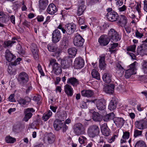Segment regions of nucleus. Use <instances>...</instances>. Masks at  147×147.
Returning a JSON list of instances; mask_svg holds the SVG:
<instances>
[{"label": "nucleus", "mask_w": 147, "mask_h": 147, "mask_svg": "<svg viewBox=\"0 0 147 147\" xmlns=\"http://www.w3.org/2000/svg\"><path fill=\"white\" fill-rule=\"evenodd\" d=\"M107 12L106 16L107 19L111 22L116 21L118 18V13L111 8L109 7L106 9Z\"/></svg>", "instance_id": "f257e3e1"}, {"label": "nucleus", "mask_w": 147, "mask_h": 147, "mask_svg": "<svg viewBox=\"0 0 147 147\" xmlns=\"http://www.w3.org/2000/svg\"><path fill=\"white\" fill-rule=\"evenodd\" d=\"M51 65L52 67V71L55 74L58 75L61 73L62 70L59 64L56 62V60L54 59H51L50 61L49 67Z\"/></svg>", "instance_id": "f03ea898"}, {"label": "nucleus", "mask_w": 147, "mask_h": 147, "mask_svg": "<svg viewBox=\"0 0 147 147\" xmlns=\"http://www.w3.org/2000/svg\"><path fill=\"white\" fill-rule=\"evenodd\" d=\"M137 64V62L135 61L129 65V69L125 71L124 76L126 78H129L131 75L136 74L135 71Z\"/></svg>", "instance_id": "7ed1b4c3"}, {"label": "nucleus", "mask_w": 147, "mask_h": 147, "mask_svg": "<svg viewBox=\"0 0 147 147\" xmlns=\"http://www.w3.org/2000/svg\"><path fill=\"white\" fill-rule=\"evenodd\" d=\"M108 37L110 40L115 42L120 40L121 38V36L113 29H111L109 31Z\"/></svg>", "instance_id": "20e7f679"}, {"label": "nucleus", "mask_w": 147, "mask_h": 147, "mask_svg": "<svg viewBox=\"0 0 147 147\" xmlns=\"http://www.w3.org/2000/svg\"><path fill=\"white\" fill-rule=\"evenodd\" d=\"M100 132L98 127L96 125H93L90 127L88 129V134L91 138H94L97 136Z\"/></svg>", "instance_id": "39448f33"}, {"label": "nucleus", "mask_w": 147, "mask_h": 147, "mask_svg": "<svg viewBox=\"0 0 147 147\" xmlns=\"http://www.w3.org/2000/svg\"><path fill=\"white\" fill-rule=\"evenodd\" d=\"M74 131L76 134L78 136L83 134L85 132L84 127L80 123H76L74 125Z\"/></svg>", "instance_id": "423d86ee"}, {"label": "nucleus", "mask_w": 147, "mask_h": 147, "mask_svg": "<svg viewBox=\"0 0 147 147\" xmlns=\"http://www.w3.org/2000/svg\"><path fill=\"white\" fill-rule=\"evenodd\" d=\"M84 42V39L79 34H76L73 40L74 45L77 47L82 46Z\"/></svg>", "instance_id": "0eeeda50"}, {"label": "nucleus", "mask_w": 147, "mask_h": 147, "mask_svg": "<svg viewBox=\"0 0 147 147\" xmlns=\"http://www.w3.org/2000/svg\"><path fill=\"white\" fill-rule=\"evenodd\" d=\"M90 102L95 103L97 108L99 110H104L105 109V102L103 99H95Z\"/></svg>", "instance_id": "6e6552de"}, {"label": "nucleus", "mask_w": 147, "mask_h": 147, "mask_svg": "<svg viewBox=\"0 0 147 147\" xmlns=\"http://www.w3.org/2000/svg\"><path fill=\"white\" fill-rule=\"evenodd\" d=\"M29 76L27 73L24 72L20 73L18 78V81L20 83L24 84L28 81Z\"/></svg>", "instance_id": "1a4fd4ad"}, {"label": "nucleus", "mask_w": 147, "mask_h": 147, "mask_svg": "<svg viewBox=\"0 0 147 147\" xmlns=\"http://www.w3.org/2000/svg\"><path fill=\"white\" fill-rule=\"evenodd\" d=\"M84 60L80 57L76 58L74 62V67L76 69H80L84 67Z\"/></svg>", "instance_id": "9d476101"}, {"label": "nucleus", "mask_w": 147, "mask_h": 147, "mask_svg": "<svg viewBox=\"0 0 147 147\" xmlns=\"http://www.w3.org/2000/svg\"><path fill=\"white\" fill-rule=\"evenodd\" d=\"M61 37V34L60 31L57 29L53 31L52 34V41L53 43H56L59 42Z\"/></svg>", "instance_id": "9b49d317"}, {"label": "nucleus", "mask_w": 147, "mask_h": 147, "mask_svg": "<svg viewBox=\"0 0 147 147\" xmlns=\"http://www.w3.org/2000/svg\"><path fill=\"white\" fill-rule=\"evenodd\" d=\"M35 111L34 109L32 108L25 109L24 111L25 116L24 120L26 122L30 119L32 115V113Z\"/></svg>", "instance_id": "f8f14e48"}, {"label": "nucleus", "mask_w": 147, "mask_h": 147, "mask_svg": "<svg viewBox=\"0 0 147 147\" xmlns=\"http://www.w3.org/2000/svg\"><path fill=\"white\" fill-rule=\"evenodd\" d=\"M76 25L74 24L71 23L65 25V34L71 35L74 33L76 30Z\"/></svg>", "instance_id": "ddd939ff"}, {"label": "nucleus", "mask_w": 147, "mask_h": 147, "mask_svg": "<svg viewBox=\"0 0 147 147\" xmlns=\"http://www.w3.org/2000/svg\"><path fill=\"white\" fill-rule=\"evenodd\" d=\"M137 53L142 56L147 54V45L143 44L137 49Z\"/></svg>", "instance_id": "4468645a"}, {"label": "nucleus", "mask_w": 147, "mask_h": 147, "mask_svg": "<svg viewBox=\"0 0 147 147\" xmlns=\"http://www.w3.org/2000/svg\"><path fill=\"white\" fill-rule=\"evenodd\" d=\"M110 39L106 35H103L100 36L98 39L100 45L102 46H105L108 44Z\"/></svg>", "instance_id": "2eb2a0df"}, {"label": "nucleus", "mask_w": 147, "mask_h": 147, "mask_svg": "<svg viewBox=\"0 0 147 147\" xmlns=\"http://www.w3.org/2000/svg\"><path fill=\"white\" fill-rule=\"evenodd\" d=\"M58 9L53 3H51L48 6L47 9V12L49 14L53 15L57 12Z\"/></svg>", "instance_id": "dca6fc26"}, {"label": "nucleus", "mask_w": 147, "mask_h": 147, "mask_svg": "<svg viewBox=\"0 0 147 147\" xmlns=\"http://www.w3.org/2000/svg\"><path fill=\"white\" fill-rule=\"evenodd\" d=\"M71 63V60L69 59L65 58L61 61V67L63 69L68 68L70 66Z\"/></svg>", "instance_id": "f3484780"}, {"label": "nucleus", "mask_w": 147, "mask_h": 147, "mask_svg": "<svg viewBox=\"0 0 147 147\" xmlns=\"http://www.w3.org/2000/svg\"><path fill=\"white\" fill-rule=\"evenodd\" d=\"M117 102V99L115 97H113L109 104L108 106L109 109L111 111L115 109L116 107Z\"/></svg>", "instance_id": "a211bd4d"}, {"label": "nucleus", "mask_w": 147, "mask_h": 147, "mask_svg": "<svg viewBox=\"0 0 147 147\" xmlns=\"http://www.w3.org/2000/svg\"><path fill=\"white\" fill-rule=\"evenodd\" d=\"M113 121L117 127L121 128L123 125L125 120L122 118L115 117L113 119Z\"/></svg>", "instance_id": "6ab92c4d"}, {"label": "nucleus", "mask_w": 147, "mask_h": 147, "mask_svg": "<svg viewBox=\"0 0 147 147\" xmlns=\"http://www.w3.org/2000/svg\"><path fill=\"white\" fill-rule=\"evenodd\" d=\"M64 91L68 96H72L74 93V90L72 87L66 84L64 86Z\"/></svg>", "instance_id": "aec40b11"}, {"label": "nucleus", "mask_w": 147, "mask_h": 147, "mask_svg": "<svg viewBox=\"0 0 147 147\" xmlns=\"http://www.w3.org/2000/svg\"><path fill=\"white\" fill-rule=\"evenodd\" d=\"M115 86L113 84L106 86L103 88L104 91L106 93L110 94H113L114 92Z\"/></svg>", "instance_id": "412c9836"}, {"label": "nucleus", "mask_w": 147, "mask_h": 147, "mask_svg": "<svg viewBox=\"0 0 147 147\" xmlns=\"http://www.w3.org/2000/svg\"><path fill=\"white\" fill-rule=\"evenodd\" d=\"M90 113H92V119L95 121H100L102 120V116L97 112L94 111V110H91Z\"/></svg>", "instance_id": "4be33fe9"}, {"label": "nucleus", "mask_w": 147, "mask_h": 147, "mask_svg": "<svg viewBox=\"0 0 147 147\" xmlns=\"http://www.w3.org/2000/svg\"><path fill=\"white\" fill-rule=\"evenodd\" d=\"M48 0H39L38 5L39 10L40 11L45 10L48 5Z\"/></svg>", "instance_id": "5701e85b"}, {"label": "nucleus", "mask_w": 147, "mask_h": 147, "mask_svg": "<svg viewBox=\"0 0 147 147\" xmlns=\"http://www.w3.org/2000/svg\"><path fill=\"white\" fill-rule=\"evenodd\" d=\"M67 84H71L73 87H76L79 84L78 80L74 77H71L68 78L67 80Z\"/></svg>", "instance_id": "b1692460"}, {"label": "nucleus", "mask_w": 147, "mask_h": 147, "mask_svg": "<svg viewBox=\"0 0 147 147\" xmlns=\"http://www.w3.org/2000/svg\"><path fill=\"white\" fill-rule=\"evenodd\" d=\"M47 48L49 51L50 52H54L57 51L56 52V55H59L61 52V51L58 50L57 47L53 45L52 43H49L47 45Z\"/></svg>", "instance_id": "393cba45"}, {"label": "nucleus", "mask_w": 147, "mask_h": 147, "mask_svg": "<svg viewBox=\"0 0 147 147\" xmlns=\"http://www.w3.org/2000/svg\"><path fill=\"white\" fill-rule=\"evenodd\" d=\"M101 130L104 136H108L109 135V130L107 124L105 123L102 125Z\"/></svg>", "instance_id": "a878e982"}, {"label": "nucleus", "mask_w": 147, "mask_h": 147, "mask_svg": "<svg viewBox=\"0 0 147 147\" xmlns=\"http://www.w3.org/2000/svg\"><path fill=\"white\" fill-rule=\"evenodd\" d=\"M99 67L100 69L104 70L106 68V64L104 56L101 55L99 56Z\"/></svg>", "instance_id": "bb28decb"}, {"label": "nucleus", "mask_w": 147, "mask_h": 147, "mask_svg": "<svg viewBox=\"0 0 147 147\" xmlns=\"http://www.w3.org/2000/svg\"><path fill=\"white\" fill-rule=\"evenodd\" d=\"M53 126L55 130H59L63 126V123L62 121H60L58 119L55 120Z\"/></svg>", "instance_id": "cd10ccee"}, {"label": "nucleus", "mask_w": 147, "mask_h": 147, "mask_svg": "<svg viewBox=\"0 0 147 147\" xmlns=\"http://www.w3.org/2000/svg\"><path fill=\"white\" fill-rule=\"evenodd\" d=\"M81 94L82 96L88 98L91 97L94 94L93 91L91 90H83L81 91Z\"/></svg>", "instance_id": "c85d7f7f"}, {"label": "nucleus", "mask_w": 147, "mask_h": 147, "mask_svg": "<svg viewBox=\"0 0 147 147\" xmlns=\"http://www.w3.org/2000/svg\"><path fill=\"white\" fill-rule=\"evenodd\" d=\"M5 57L7 60L9 62L12 61L16 57L11 53L9 50H7L5 52Z\"/></svg>", "instance_id": "c756f323"}, {"label": "nucleus", "mask_w": 147, "mask_h": 147, "mask_svg": "<svg viewBox=\"0 0 147 147\" xmlns=\"http://www.w3.org/2000/svg\"><path fill=\"white\" fill-rule=\"evenodd\" d=\"M111 75L110 73L107 72L103 75L102 78L105 82L109 83L111 81Z\"/></svg>", "instance_id": "7c9ffc66"}, {"label": "nucleus", "mask_w": 147, "mask_h": 147, "mask_svg": "<svg viewBox=\"0 0 147 147\" xmlns=\"http://www.w3.org/2000/svg\"><path fill=\"white\" fill-rule=\"evenodd\" d=\"M31 50L34 57L35 59H37L38 57V51L36 46L32 45L31 47Z\"/></svg>", "instance_id": "2f4dec72"}, {"label": "nucleus", "mask_w": 147, "mask_h": 147, "mask_svg": "<svg viewBox=\"0 0 147 147\" xmlns=\"http://www.w3.org/2000/svg\"><path fill=\"white\" fill-rule=\"evenodd\" d=\"M115 115L113 112L111 113L104 116L103 117V120L105 121H108L110 120L113 119L115 117Z\"/></svg>", "instance_id": "473e14b6"}, {"label": "nucleus", "mask_w": 147, "mask_h": 147, "mask_svg": "<svg viewBox=\"0 0 147 147\" xmlns=\"http://www.w3.org/2000/svg\"><path fill=\"white\" fill-rule=\"evenodd\" d=\"M120 20L118 21V24L121 26H125L127 23V19L126 16L121 15Z\"/></svg>", "instance_id": "72a5a7b5"}, {"label": "nucleus", "mask_w": 147, "mask_h": 147, "mask_svg": "<svg viewBox=\"0 0 147 147\" xmlns=\"http://www.w3.org/2000/svg\"><path fill=\"white\" fill-rule=\"evenodd\" d=\"M52 113L51 111L49 110L43 115L42 119L44 121H46L52 116Z\"/></svg>", "instance_id": "f704fd0d"}, {"label": "nucleus", "mask_w": 147, "mask_h": 147, "mask_svg": "<svg viewBox=\"0 0 147 147\" xmlns=\"http://www.w3.org/2000/svg\"><path fill=\"white\" fill-rule=\"evenodd\" d=\"M68 52L70 57H74L76 53L77 50L74 48H70L68 50Z\"/></svg>", "instance_id": "c9c22d12"}, {"label": "nucleus", "mask_w": 147, "mask_h": 147, "mask_svg": "<svg viewBox=\"0 0 147 147\" xmlns=\"http://www.w3.org/2000/svg\"><path fill=\"white\" fill-rule=\"evenodd\" d=\"M116 71L118 74H122L124 71V69L119 63H117L115 67Z\"/></svg>", "instance_id": "e433bc0d"}, {"label": "nucleus", "mask_w": 147, "mask_h": 147, "mask_svg": "<svg viewBox=\"0 0 147 147\" xmlns=\"http://www.w3.org/2000/svg\"><path fill=\"white\" fill-rule=\"evenodd\" d=\"M47 140L48 143L51 144L54 142L55 138L53 134H49L47 136Z\"/></svg>", "instance_id": "4c0bfd02"}, {"label": "nucleus", "mask_w": 147, "mask_h": 147, "mask_svg": "<svg viewBox=\"0 0 147 147\" xmlns=\"http://www.w3.org/2000/svg\"><path fill=\"white\" fill-rule=\"evenodd\" d=\"M86 6L84 5H80L77 11V14L78 16H80L83 13L86 9Z\"/></svg>", "instance_id": "58836bf2"}, {"label": "nucleus", "mask_w": 147, "mask_h": 147, "mask_svg": "<svg viewBox=\"0 0 147 147\" xmlns=\"http://www.w3.org/2000/svg\"><path fill=\"white\" fill-rule=\"evenodd\" d=\"M92 77L96 79L99 80L100 79L99 74L98 71L95 69H93L91 72Z\"/></svg>", "instance_id": "ea45409f"}, {"label": "nucleus", "mask_w": 147, "mask_h": 147, "mask_svg": "<svg viewBox=\"0 0 147 147\" xmlns=\"http://www.w3.org/2000/svg\"><path fill=\"white\" fill-rule=\"evenodd\" d=\"M61 45L66 48L67 47L69 44L68 38L66 36L63 37L62 40L61 41Z\"/></svg>", "instance_id": "a19ab883"}, {"label": "nucleus", "mask_w": 147, "mask_h": 147, "mask_svg": "<svg viewBox=\"0 0 147 147\" xmlns=\"http://www.w3.org/2000/svg\"><path fill=\"white\" fill-rule=\"evenodd\" d=\"M134 147H146V145L144 141L139 140L136 142Z\"/></svg>", "instance_id": "79ce46f5"}, {"label": "nucleus", "mask_w": 147, "mask_h": 147, "mask_svg": "<svg viewBox=\"0 0 147 147\" xmlns=\"http://www.w3.org/2000/svg\"><path fill=\"white\" fill-rule=\"evenodd\" d=\"M142 120L137 121L135 122V125L136 128L140 129H144Z\"/></svg>", "instance_id": "37998d69"}, {"label": "nucleus", "mask_w": 147, "mask_h": 147, "mask_svg": "<svg viewBox=\"0 0 147 147\" xmlns=\"http://www.w3.org/2000/svg\"><path fill=\"white\" fill-rule=\"evenodd\" d=\"M7 70L8 73L11 75H15L16 74V69L13 68L11 65L8 66Z\"/></svg>", "instance_id": "c03bdc74"}, {"label": "nucleus", "mask_w": 147, "mask_h": 147, "mask_svg": "<svg viewBox=\"0 0 147 147\" xmlns=\"http://www.w3.org/2000/svg\"><path fill=\"white\" fill-rule=\"evenodd\" d=\"M5 140L6 142L9 143H13L16 140V139L10 136H7L5 138Z\"/></svg>", "instance_id": "a18cd8bd"}, {"label": "nucleus", "mask_w": 147, "mask_h": 147, "mask_svg": "<svg viewBox=\"0 0 147 147\" xmlns=\"http://www.w3.org/2000/svg\"><path fill=\"white\" fill-rule=\"evenodd\" d=\"M15 42H16L15 41L10 40L5 41L4 42L3 45L5 47H11L12 45Z\"/></svg>", "instance_id": "49530a36"}, {"label": "nucleus", "mask_w": 147, "mask_h": 147, "mask_svg": "<svg viewBox=\"0 0 147 147\" xmlns=\"http://www.w3.org/2000/svg\"><path fill=\"white\" fill-rule=\"evenodd\" d=\"M142 69L145 73H147V61H144L142 63Z\"/></svg>", "instance_id": "de8ad7c7"}, {"label": "nucleus", "mask_w": 147, "mask_h": 147, "mask_svg": "<svg viewBox=\"0 0 147 147\" xmlns=\"http://www.w3.org/2000/svg\"><path fill=\"white\" fill-rule=\"evenodd\" d=\"M18 102L21 106L25 107L26 105L27 101L26 100L23 98H20L18 101Z\"/></svg>", "instance_id": "09e8293b"}, {"label": "nucleus", "mask_w": 147, "mask_h": 147, "mask_svg": "<svg viewBox=\"0 0 147 147\" xmlns=\"http://www.w3.org/2000/svg\"><path fill=\"white\" fill-rule=\"evenodd\" d=\"M136 45L134 44L133 45H130L127 47L126 48V50L127 51H131L132 52H134L135 51Z\"/></svg>", "instance_id": "8fccbe9b"}, {"label": "nucleus", "mask_w": 147, "mask_h": 147, "mask_svg": "<svg viewBox=\"0 0 147 147\" xmlns=\"http://www.w3.org/2000/svg\"><path fill=\"white\" fill-rule=\"evenodd\" d=\"M56 29H59L61 30L62 33L63 34H65V26L64 28V25L62 23H60L59 24L58 26L57 27V28Z\"/></svg>", "instance_id": "3c124183"}, {"label": "nucleus", "mask_w": 147, "mask_h": 147, "mask_svg": "<svg viewBox=\"0 0 147 147\" xmlns=\"http://www.w3.org/2000/svg\"><path fill=\"white\" fill-rule=\"evenodd\" d=\"M86 138L83 136H80L78 141L81 144H84L86 140Z\"/></svg>", "instance_id": "603ef678"}, {"label": "nucleus", "mask_w": 147, "mask_h": 147, "mask_svg": "<svg viewBox=\"0 0 147 147\" xmlns=\"http://www.w3.org/2000/svg\"><path fill=\"white\" fill-rule=\"evenodd\" d=\"M142 131L139 130L138 129L135 130L134 131V136L136 138L139 136L142 135Z\"/></svg>", "instance_id": "864d4df0"}, {"label": "nucleus", "mask_w": 147, "mask_h": 147, "mask_svg": "<svg viewBox=\"0 0 147 147\" xmlns=\"http://www.w3.org/2000/svg\"><path fill=\"white\" fill-rule=\"evenodd\" d=\"M8 99V100L10 102H16L14 94H11L9 97Z\"/></svg>", "instance_id": "5fc2aeb1"}, {"label": "nucleus", "mask_w": 147, "mask_h": 147, "mask_svg": "<svg viewBox=\"0 0 147 147\" xmlns=\"http://www.w3.org/2000/svg\"><path fill=\"white\" fill-rule=\"evenodd\" d=\"M118 136V135H114L111 137L109 138H108V142L110 143H112L114 141L115 138H117Z\"/></svg>", "instance_id": "6e6d98bb"}, {"label": "nucleus", "mask_w": 147, "mask_h": 147, "mask_svg": "<svg viewBox=\"0 0 147 147\" xmlns=\"http://www.w3.org/2000/svg\"><path fill=\"white\" fill-rule=\"evenodd\" d=\"M21 60V59L20 58H18L14 62H12L11 63L12 65L16 66L17 64H19L20 61Z\"/></svg>", "instance_id": "4d7b16f0"}, {"label": "nucleus", "mask_w": 147, "mask_h": 147, "mask_svg": "<svg viewBox=\"0 0 147 147\" xmlns=\"http://www.w3.org/2000/svg\"><path fill=\"white\" fill-rule=\"evenodd\" d=\"M135 35L137 38H140L143 36V34L142 33H140L137 30L135 33Z\"/></svg>", "instance_id": "13d9d810"}, {"label": "nucleus", "mask_w": 147, "mask_h": 147, "mask_svg": "<svg viewBox=\"0 0 147 147\" xmlns=\"http://www.w3.org/2000/svg\"><path fill=\"white\" fill-rule=\"evenodd\" d=\"M129 136V133L127 131L125 132H123V135L122 136V138H124L125 139H128Z\"/></svg>", "instance_id": "bf43d9fd"}, {"label": "nucleus", "mask_w": 147, "mask_h": 147, "mask_svg": "<svg viewBox=\"0 0 147 147\" xmlns=\"http://www.w3.org/2000/svg\"><path fill=\"white\" fill-rule=\"evenodd\" d=\"M80 107L82 109L87 108L86 103L84 101H82L80 102Z\"/></svg>", "instance_id": "052dcab7"}, {"label": "nucleus", "mask_w": 147, "mask_h": 147, "mask_svg": "<svg viewBox=\"0 0 147 147\" xmlns=\"http://www.w3.org/2000/svg\"><path fill=\"white\" fill-rule=\"evenodd\" d=\"M127 7L125 5H123L122 7H119L118 8V10L119 12H122L124 11L127 9Z\"/></svg>", "instance_id": "680f3d73"}, {"label": "nucleus", "mask_w": 147, "mask_h": 147, "mask_svg": "<svg viewBox=\"0 0 147 147\" xmlns=\"http://www.w3.org/2000/svg\"><path fill=\"white\" fill-rule=\"evenodd\" d=\"M118 45L117 43H114L111 45V48L109 49V51L111 52L113 51L112 49H114L116 47H117Z\"/></svg>", "instance_id": "e2e57ef3"}, {"label": "nucleus", "mask_w": 147, "mask_h": 147, "mask_svg": "<svg viewBox=\"0 0 147 147\" xmlns=\"http://www.w3.org/2000/svg\"><path fill=\"white\" fill-rule=\"evenodd\" d=\"M141 5H140L137 4L135 7L136 10L138 11L139 15L141 14L140 11Z\"/></svg>", "instance_id": "0e129e2a"}, {"label": "nucleus", "mask_w": 147, "mask_h": 147, "mask_svg": "<svg viewBox=\"0 0 147 147\" xmlns=\"http://www.w3.org/2000/svg\"><path fill=\"white\" fill-rule=\"evenodd\" d=\"M37 68L41 75L42 76L45 75V74L41 68V66L39 64L37 66Z\"/></svg>", "instance_id": "69168bd1"}, {"label": "nucleus", "mask_w": 147, "mask_h": 147, "mask_svg": "<svg viewBox=\"0 0 147 147\" xmlns=\"http://www.w3.org/2000/svg\"><path fill=\"white\" fill-rule=\"evenodd\" d=\"M84 19L83 17H81L79 18V24L80 25H83L84 23Z\"/></svg>", "instance_id": "338daca9"}, {"label": "nucleus", "mask_w": 147, "mask_h": 147, "mask_svg": "<svg viewBox=\"0 0 147 147\" xmlns=\"http://www.w3.org/2000/svg\"><path fill=\"white\" fill-rule=\"evenodd\" d=\"M142 122V124L143 125L144 129H146L147 128V120L146 119H144V120H141Z\"/></svg>", "instance_id": "774afa93"}]
</instances>
